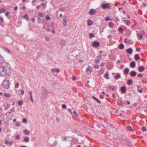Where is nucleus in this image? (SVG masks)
I'll return each mask as SVG.
<instances>
[{
	"mask_svg": "<svg viewBox=\"0 0 147 147\" xmlns=\"http://www.w3.org/2000/svg\"><path fill=\"white\" fill-rule=\"evenodd\" d=\"M2 85L4 88H8L10 85L9 80L6 79H5L3 82Z\"/></svg>",
	"mask_w": 147,
	"mask_h": 147,
	"instance_id": "1",
	"label": "nucleus"
},
{
	"mask_svg": "<svg viewBox=\"0 0 147 147\" xmlns=\"http://www.w3.org/2000/svg\"><path fill=\"white\" fill-rule=\"evenodd\" d=\"M5 67L3 66H0V75L2 76H4L6 75V71Z\"/></svg>",
	"mask_w": 147,
	"mask_h": 147,
	"instance_id": "2",
	"label": "nucleus"
},
{
	"mask_svg": "<svg viewBox=\"0 0 147 147\" xmlns=\"http://www.w3.org/2000/svg\"><path fill=\"white\" fill-rule=\"evenodd\" d=\"M101 7L102 8L104 9H109L110 7V6L108 3L102 4Z\"/></svg>",
	"mask_w": 147,
	"mask_h": 147,
	"instance_id": "3",
	"label": "nucleus"
},
{
	"mask_svg": "<svg viewBox=\"0 0 147 147\" xmlns=\"http://www.w3.org/2000/svg\"><path fill=\"white\" fill-rule=\"evenodd\" d=\"M5 69L7 71H9L11 70V67L10 65L7 63H5Z\"/></svg>",
	"mask_w": 147,
	"mask_h": 147,
	"instance_id": "4",
	"label": "nucleus"
},
{
	"mask_svg": "<svg viewBox=\"0 0 147 147\" xmlns=\"http://www.w3.org/2000/svg\"><path fill=\"white\" fill-rule=\"evenodd\" d=\"M121 92L123 94H125L126 91V87L125 86H122L120 89Z\"/></svg>",
	"mask_w": 147,
	"mask_h": 147,
	"instance_id": "5",
	"label": "nucleus"
},
{
	"mask_svg": "<svg viewBox=\"0 0 147 147\" xmlns=\"http://www.w3.org/2000/svg\"><path fill=\"white\" fill-rule=\"evenodd\" d=\"M92 45L94 47L97 48L100 45V43L99 42L94 41L93 42Z\"/></svg>",
	"mask_w": 147,
	"mask_h": 147,
	"instance_id": "6",
	"label": "nucleus"
},
{
	"mask_svg": "<svg viewBox=\"0 0 147 147\" xmlns=\"http://www.w3.org/2000/svg\"><path fill=\"white\" fill-rule=\"evenodd\" d=\"M89 12L90 14L93 15L96 13V11L95 9H92L90 10Z\"/></svg>",
	"mask_w": 147,
	"mask_h": 147,
	"instance_id": "7",
	"label": "nucleus"
},
{
	"mask_svg": "<svg viewBox=\"0 0 147 147\" xmlns=\"http://www.w3.org/2000/svg\"><path fill=\"white\" fill-rule=\"evenodd\" d=\"M145 68L143 66H140L138 67V70L140 72H142L145 70Z\"/></svg>",
	"mask_w": 147,
	"mask_h": 147,
	"instance_id": "8",
	"label": "nucleus"
},
{
	"mask_svg": "<svg viewBox=\"0 0 147 147\" xmlns=\"http://www.w3.org/2000/svg\"><path fill=\"white\" fill-rule=\"evenodd\" d=\"M137 73L136 72L134 71H131L130 73V76L132 77H135L136 76Z\"/></svg>",
	"mask_w": 147,
	"mask_h": 147,
	"instance_id": "9",
	"label": "nucleus"
},
{
	"mask_svg": "<svg viewBox=\"0 0 147 147\" xmlns=\"http://www.w3.org/2000/svg\"><path fill=\"white\" fill-rule=\"evenodd\" d=\"M116 76L114 77V78L116 80H118L121 77V75L119 73H117L116 74Z\"/></svg>",
	"mask_w": 147,
	"mask_h": 147,
	"instance_id": "10",
	"label": "nucleus"
},
{
	"mask_svg": "<svg viewBox=\"0 0 147 147\" xmlns=\"http://www.w3.org/2000/svg\"><path fill=\"white\" fill-rule=\"evenodd\" d=\"M130 67L132 68H134L136 66V63L135 61H133L130 63Z\"/></svg>",
	"mask_w": 147,
	"mask_h": 147,
	"instance_id": "11",
	"label": "nucleus"
},
{
	"mask_svg": "<svg viewBox=\"0 0 147 147\" xmlns=\"http://www.w3.org/2000/svg\"><path fill=\"white\" fill-rule=\"evenodd\" d=\"M42 88L43 89V90L42 91V93L44 94H47V89L44 87H42Z\"/></svg>",
	"mask_w": 147,
	"mask_h": 147,
	"instance_id": "12",
	"label": "nucleus"
},
{
	"mask_svg": "<svg viewBox=\"0 0 147 147\" xmlns=\"http://www.w3.org/2000/svg\"><path fill=\"white\" fill-rule=\"evenodd\" d=\"M133 51V50L131 48H129L126 51V52L129 54L131 53H132Z\"/></svg>",
	"mask_w": 147,
	"mask_h": 147,
	"instance_id": "13",
	"label": "nucleus"
},
{
	"mask_svg": "<svg viewBox=\"0 0 147 147\" xmlns=\"http://www.w3.org/2000/svg\"><path fill=\"white\" fill-rule=\"evenodd\" d=\"M4 61L5 59L2 56L0 55V63L1 64L3 63L4 62Z\"/></svg>",
	"mask_w": 147,
	"mask_h": 147,
	"instance_id": "14",
	"label": "nucleus"
},
{
	"mask_svg": "<svg viewBox=\"0 0 147 147\" xmlns=\"http://www.w3.org/2000/svg\"><path fill=\"white\" fill-rule=\"evenodd\" d=\"M129 69L128 68H126L123 71L124 72V74H127L129 73Z\"/></svg>",
	"mask_w": 147,
	"mask_h": 147,
	"instance_id": "15",
	"label": "nucleus"
},
{
	"mask_svg": "<svg viewBox=\"0 0 147 147\" xmlns=\"http://www.w3.org/2000/svg\"><path fill=\"white\" fill-rule=\"evenodd\" d=\"M133 82V81L131 79H129L127 82V84L128 85H131Z\"/></svg>",
	"mask_w": 147,
	"mask_h": 147,
	"instance_id": "16",
	"label": "nucleus"
},
{
	"mask_svg": "<svg viewBox=\"0 0 147 147\" xmlns=\"http://www.w3.org/2000/svg\"><path fill=\"white\" fill-rule=\"evenodd\" d=\"M134 58L136 61L139 60L140 59L139 55L138 54H136L135 55Z\"/></svg>",
	"mask_w": 147,
	"mask_h": 147,
	"instance_id": "17",
	"label": "nucleus"
},
{
	"mask_svg": "<svg viewBox=\"0 0 147 147\" xmlns=\"http://www.w3.org/2000/svg\"><path fill=\"white\" fill-rule=\"evenodd\" d=\"M5 143L7 145L9 144V145L11 146L13 144V142L12 141L9 142L8 141H6L5 142Z\"/></svg>",
	"mask_w": 147,
	"mask_h": 147,
	"instance_id": "18",
	"label": "nucleus"
},
{
	"mask_svg": "<svg viewBox=\"0 0 147 147\" xmlns=\"http://www.w3.org/2000/svg\"><path fill=\"white\" fill-rule=\"evenodd\" d=\"M29 140V138L28 137H25L24 138V141L26 142H28Z\"/></svg>",
	"mask_w": 147,
	"mask_h": 147,
	"instance_id": "19",
	"label": "nucleus"
},
{
	"mask_svg": "<svg viewBox=\"0 0 147 147\" xmlns=\"http://www.w3.org/2000/svg\"><path fill=\"white\" fill-rule=\"evenodd\" d=\"M92 67H91V66H89V67H88L86 70V71H87V72H88L89 71H90V74L91 72L92 71Z\"/></svg>",
	"mask_w": 147,
	"mask_h": 147,
	"instance_id": "20",
	"label": "nucleus"
},
{
	"mask_svg": "<svg viewBox=\"0 0 147 147\" xmlns=\"http://www.w3.org/2000/svg\"><path fill=\"white\" fill-rule=\"evenodd\" d=\"M108 87L109 88H112V90H115L117 88V87L116 86H108Z\"/></svg>",
	"mask_w": 147,
	"mask_h": 147,
	"instance_id": "21",
	"label": "nucleus"
},
{
	"mask_svg": "<svg viewBox=\"0 0 147 147\" xmlns=\"http://www.w3.org/2000/svg\"><path fill=\"white\" fill-rule=\"evenodd\" d=\"M93 23V22L91 20H88V26L91 25Z\"/></svg>",
	"mask_w": 147,
	"mask_h": 147,
	"instance_id": "22",
	"label": "nucleus"
},
{
	"mask_svg": "<svg viewBox=\"0 0 147 147\" xmlns=\"http://www.w3.org/2000/svg\"><path fill=\"white\" fill-rule=\"evenodd\" d=\"M6 10L4 8H0V13L5 12Z\"/></svg>",
	"mask_w": 147,
	"mask_h": 147,
	"instance_id": "23",
	"label": "nucleus"
},
{
	"mask_svg": "<svg viewBox=\"0 0 147 147\" xmlns=\"http://www.w3.org/2000/svg\"><path fill=\"white\" fill-rule=\"evenodd\" d=\"M104 77L105 78L107 79H109V74L107 72H106L105 74L104 75Z\"/></svg>",
	"mask_w": 147,
	"mask_h": 147,
	"instance_id": "24",
	"label": "nucleus"
},
{
	"mask_svg": "<svg viewBox=\"0 0 147 147\" xmlns=\"http://www.w3.org/2000/svg\"><path fill=\"white\" fill-rule=\"evenodd\" d=\"M124 47V46L123 44H120L119 45V47L120 49H123Z\"/></svg>",
	"mask_w": 147,
	"mask_h": 147,
	"instance_id": "25",
	"label": "nucleus"
},
{
	"mask_svg": "<svg viewBox=\"0 0 147 147\" xmlns=\"http://www.w3.org/2000/svg\"><path fill=\"white\" fill-rule=\"evenodd\" d=\"M63 24L64 26H66L67 25V20L65 18H63Z\"/></svg>",
	"mask_w": 147,
	"mask_h": 147,
	"instance_id": "26",
	"label": "nucleus"
},
{
	"mask_svg": "<svg viewBox=\"0 0 147 147\" xmlns=\"http://www.w3.org/2000/svg\"><path fill=\"white\" fill-rule=\"evenodd\" d=\"M24 133L26 135H28L29 134V131L27 129H25L23 131Z\"/></svg>",
	"mask_w": 147,
	"mask_h": 147,
	"instance_id": "27",
	"label": "nucleus"
},
{
	"mask_svg": "<svg viewBox=\"0 0 147 147\" xmlns=\"http://www.w3.org/2000/svg\"><path fill=\"white\" fill-rule=\"evenodd\" d=\"M127 129L130 131H133V130L132 128V127L130 126H128L127 127Z\"/></svg>",
	"mask_w": 147,
	"mask_h": 147,
	"instance_id": "28",
	"label": "nucleus"
},
{
	"mask_svg": "<svg viewBox=\"0 0 147 147\" xmlns=\"http://www.w3.org/2000/svg\"><path fill=\"white\" fill-rule=\"evenodd\" d=\"M61 45H64L66 44V42L65 40H62L61 41Z\"/></svg>",
	"mask_w": 147,
	"mask_h": 147,
	"instance_id": "29",
	"label": "nucleus"
},
{
	"mask_svg": "<svg viewBox=\"0 0 147 147\" xmlns=\"http://www.w3.org/2000/svg\"><path fill=\"white\" fill-rule=\"evenodd\" d=\"M109 26L111 28H113L114 27L113 23L112 22H110L109 24Z\"/></svg>",
	"mask_w": 147,
	"mask_h": 147,
	"instance_id": "30",
	"label": "nucleus"
},
{
	"mask_svg": "<svg viewBox=\"0 0 147 147\" xmlns=\"http://www.w3.org/2000/svg\"><path fill=\"white\" fill-rule=\"evenodd\" d=\"M4 96L6 97H10L11 96L10 94L9 93H6L4 94Z\"/></svg>",
	"mask_w": 147,
	"mask_h": 147,
	"instance_id": "31",
	"label": "nucleus"
},
{
	"mask_svg": "<svg viewBox=\"0 0 147 147\" xmlns=\"http://www.w3.org/2000/svg\"><path fill=\"white\" fill-rule=\"evenodd\" d=\"M23 18L26 19V20H28L29 19V17L27 14L26 13L24 16Z\"/></svg>",
	"mask_w": 147,
	"mask_h": 147,
	"instance_id": "32",
	"label": "nucleus"
},
{
	"mask_svg": "<svg viewBox=\"0 0 147 147\" xmlns=\"http://www.w3.org/2000/svg\"><path fill=\"white\" fill-rule=\"evenodd\" d=\"M140 87V86H138V91L140 93H142L143 92V90H142L141 88L140 89H139V87Z\"/></svg>",
	"mask_w": 147,
	"mask_h": 147,
	"instance_id": "33",
	"label": "nucleus"
},
{
	"mask_svg": "<svg viewBox=\"0 0 147 147\" xmlns=\"http://www.w3.org/2000/svg\"><path fill=\"white\" fill-rule=\"evenodd\" d=\"M131 21L129 20H127L126 22H125V24L127 25H129L131 24Z\"/></svg>",
	"mask_w": 147,
	"mask_h": 147,
	"instance_id": "34",
	"label": "nucleus"
},
{
	"mask_svg": "<svg viewBox=\"0 0 147 147\" xmlns=\"http://www.w3.org/2000/svg\"><path fill=\"white\" fill-rule=\"evenodd\" d=\"M118 31L120 33H122L123 32V29L121 27H120L119 28Z\"/></svg>",
	"mask_w": 147,
	"mask_h": 147,
	"instance_id": "35",
	"label": "nucleus"
},
{
	"mask_svg": "<svg viewBox=\"0 0 147 147\" xmlns=\"http://www.w3.org/2000/svg\"><path fill=\"white\" fill-rule=\"evenodd\" d=\"M16 125L17 127H19L20 126V123L19 121H17L16 123Z\"/></svg>",
	"mask_w": 147,
	"mask_h": 147,
	"instance_id": "36",
	"label": "nucleus"
},
{
	"mask_svg": "<svg viewBox=\"0 0 147 147\" xmlns=\"http://www.w3.org/2000/svg\"><path fill=\"white\" fill-rule=\"evenodd\" d=\"M137 35L138 36H139L140 39H142L143 37L142 35L139 33L137 34Z\"/></svg>",
	"mask_w": 147,
	"mask_h": 147,
	"instance_id": "37",
	"label": "nucleus"
},
{
	"mask_svg": "<svg viewBox=\"0 0 147 147\" xmlns=\"http://www.w3.org/2000/svg\"><path fill=\"white\" fill-rule=\"evenodd\" d=\"M123 104V101H121L119 102H118L117 103V105L119 106H121Z\"/></svg>",
	"mask_w": 147,
	"mask_h": 147,
	"instance_id": "38",
	"label": "nucleus"
},
{
	"mask_svg": "<svg viewBox=\"0 0 147 147\" xmlns=\"http://www.w3.org/2000/svg\"><path fill=\"white\" fill-rule=\"evenodd\" d=\"M19 84L18 82L15 84V87L16 88H17L19 87Z\"/></svg>",
	"mask_w": 147,
	"mask_h": 147,
	"instance_id": "39",
	"label": "nucleus"
},
{
	"mask_svg": "<svg viewBox=\"0 0 147 147\" xmlns=\"http://www.w3.org/2000/svg\"><path fill=\"white\" fill-rule=\"evenodd\" d=\"M142 130L144 132L147 130V129L144 126L142 128Z\"/></svg>",
	"mask_w": 147,
	"mask_h": 147,
	"instance_id": "40",
	"label": "nucleus"
},
{
	"mask_svg": "<svg viewBox=\"0 0 147 147\" xmlns=\"http://www.w3.org/2000/svg\"><path fill=\"white\" fill-rule=\"evenodd\" d=\"M38 16L40 17H42L43 16V14L41 12H40L38 14Z\"/></svg>",
	"mask_w": 147,
	"mask_h": 147,
	"instance_id": "41",
	"label": "nucleus"
},
{
	"mask_svg": "<svg viewBox=\"0 0 147 147\" xmlns=\"http://www.w3.org/2000/svg\"><path fill=\"white\" fill-rule=\"evenodd\" d=\"M89 36L90 38H92L94 37V35L92 33H90L89 34Z\"/></svg>",
	"mask_w": 147,
	"mask_h": 147,
	"instance_id": "42",
	"label": "nucleus"
},
{
	"mask_svg": "<svg viewBox=\"0 0 147 147\" xmlns=\"http://www.w3.org/2000/svg\"><path fill=\"white\" fill-rule=\"evenodd\" d=\"M18 103L19 105L21 106L23 104V102L19 100L18 102Z\"/></svg>",
	"mask_w": 147,
	"mask_h": 147,
	"instance_id": "43",
	"label": "nucleus"
},
{
	"mask_svg": "<svg viewBox=\"0 0 147 147\" xmlns=\"http://www.w3.org/2000/svg\"><path fill=\"white\" fill-rule=\"evenodd\" d=\"M3 21L2 18L0 17V24H1L3 22Z\"/></svg>",
	"mask_w": 147,
	"mask_h": 147,
	"instance_id": "44",
	"label": "nucleus"
},
{
	"mask_svg": "<svg viewBox=\"0 0 147 147\" xmlns=\"http://www.w3.org/2000/svg\"><path fill=\"white\" fill-rule=\"evenodd\" d=\"M17 140H19L20 139V136L19 135H16L15 136Z\"/></svg>",
	"mask_w": 147,
	"mask_h": 147,
	"instance_id": "45",
	"label": "nucleus"
},
{
	"mask_svg": "<svg viewBox=\"0 0 147 147\" xmlns=\"http://www.w3.org/2000/svg\"><path fill=\"white\" fill-rule=\"evenodd\" d=\"M27 121V119L26 118H24L22 120V122L24 123H26Z\"/></svg>",
	"mask_w": 147,
	"mask_h": 147,
	"instance_id": "46",
	"label": "nucleus"
},
{
	"mask_svg": "<svg viewBox=\"0 0 147 147\" xmlns=\"http://www.w3.org/2000/svg\"><path fill=\"white\" fill-rule=\"evenodd\" d=\"M73 114H75V115L76 117H77L78 116V114L76 111H74L73 112Z\"/></svg>",
	"mask_w": 147,
	"mask_h": 147,
	"instance_id": "47",
	"label": "nucleus"
},
{
	"mask_svg": "<svg viewBox=\"0 0 147 147\" xmlns=\"http://www.w3.org/2000/svg\"><path fill=\"white\" fill-rule=\"evenodd\" d=\"M62 107L63 109H65L66 108V106L65 105L63 104L62 105Z\"/></svg>",
	"mask_w": 147,
	"mask_h": 147,
	"instance_id": "48",
	"label": "nucleus"
},
{
	"mask_svg": "<svg viewBox=\"0 0 147 147\" xmlns=\"http://www.w3.org/2000/svg\"><path fill=\"white\" fill-rule=\"evenodd\" d=\"M143 76V75L142 74H139L138 75V77L139 78H141Z\"/></svg>",
	"mask_w": 147,
	"mask_h": 147,
	"instance_id": "49",
	"label": "nucleus"
},
{
	"mask_svg": "<svg viewBox=\"0 0 147 147\" xmlns=\"http://www.w3.org/2000/svg\"><path fill=\"white\" fill-rule=\"evenodd\" d=\"M141 49L139 47H137L136 48V51L138 52H140V51Z\"/></svg>",
	"mask_w": 147,
	"mask_h": 147,
	"instance_id": "50",
	"label": "nucleus"
},
{
	"mask_svg": "<svg viewBox=\"0 0 147 147\" xmlns=\"http://www.w3.org/2000/svg\"><path fill=\"white\" fill-rule=\"evenodd\" d=\"M128 39L127 38H125V39H124V42L125 43H128V42H129V41H128Z\"/></svg>",
	"mask_w": 147,
	"mask_h": 147,
	"instance_id": "51",
	"label": "nucleus"
},
{
	"mask_svg": "<svg viewBox=\"0 0 147 147\" xmlns=\"http://www.w3.org/2000/svg\"><path fill=\"white\" fill-rule=\"evenodd\" d=\"M65 9V8L63 7V8H60L59 9V10L61 11H64Z\"/></svg>",
	"mask_w": 147,
	"mask_h": 147,
	"instance_id": "52",
	"label": "nucleus"
},
{
	"mask_svg": "<svg viewBox=\"0 0 147 147\" xmlns=\"http://www.w3.org/2000/svg\"><path fill=\"white\" fill-rule=\"evenodd\" d=\"M24 90H22L21 91V94L22 95H24Z\"/></svg>",
	"mask_w": 147,
	"mask_h": 147,
	"instance_id": "53",
	"label": "nucleus"
},
{
	"mask_svg": "<svg viewBox=\"0 0 147 147\" xmlns=\"http://www.w3.org/2000/svg\"><path fill=\"white\" fill-rule=\"evenodd\" d=\"M68 111L69 113H70L71 114H73V112H72L71 110V109H69V108L68 109Z\"/></svg>",
	"mask_w": 147,
	"mask_h": 147,
	"instance_id": "54",
	"label": "nucleus"
},
{
	"mask_svg": "<svg viewBox=\"0 0 147 147\" xmlns=\"http://www.w3.org/2000/svg\"><path fill=\"white\" fill-rule=\"evenodd\" d=\"M99 66L98 65H95L94 68L96 69H98L99 68Z\"/></svg>",
	"mask_w": 147,
	"mask_h": 147,
	"instance_id": "55",
	"label": "nucleus"
},
{
	"mask_svg": "<svg viewBox=\"0 0 147 147\" xmlns=\"http://www.w3.org/2000/svg\"><path fill=\"white\" fill-rule=\"evenodd\" d=\"M106 20L107 21L111 20V19L109 17L106 18Z\"/></svg>",
	"mask_w": 147,
	"mask_h": 147,
	"instance_id": "56",
	"label": "nucleus"
},
{
	"mask_svg": "<svg viewBox=\"0 0 147 147\" xmlns=\"http://www.w3.org/2000/svg\"><path fill=\"white\" fill-rule=\"evenodd\" d=\"M51 71H52L53 72H56V69H51Z\"/></svg>",
	"mask_w": 147,
	"mask_h": 147,
	"instance_id": "57",
	"label": "nucleus"
},
{
	"mask_svg": "<svg viewBox=\"0 0 147 147\" xmlns=\"http://www.w3.org/2000/svg\"><path fill=\"white\" fill-rule=\"evenodd\" d=\"M41 5H42V6H45V7H46V4L45 3H42L41 4Z\"/></svg>",
	"mask_w": 147,
	"mask_h": 147,
	"instance_id": "58",
	"label": "nucleus"
},
{
	"mask_svg": "<svg viewBox=\"0 0 147 147\" xmlns=\"http://www.w3.org/2000/svg\"><path fill=\"white\" fill-rule=\"evenodd\" d=\"M18 7L17 6H16L14 8V10L16 11L18 10Z\"/></svg>",
	"mask_w": 147,
	"mask_h": 147,
	"instance_id": "59",
	"label": "nucleus"
},
{
	"mask_svg": "<svg viewBox=\"0 0 147 147\" xmlns=\"http://www.w3.org/2000/svg\"><path fill=\"white\" fill-rule=\"evenodd\" d=\"M76 77L75 76H74L72 77V79L73 80H76Z\"/></svg>",
	"mask_w": 147,
	"mask_h": 147,
	"instance_id": "60",
	"label": "nucleus"
},
{
	"mask_svg": "<svg viewBox=\"0 0 147 147\" xmlns=\"http://www.w3.org/2000/svg\"><path fill=\"white\" fill-rule=\"evenodd\" d=\"M30 92V98H32V92L31 91H29Z\"/></svg>",
	"mask_w": 147,
	"mask_h": 147,
	"instance_id": "61",
	"label": "nucleus"
},
{
	"mask_svg": "<svg viewBox=\"0 0 147 147\" xmlns=\"http://www.w3.org/2000/svg\"><path fill=\"white\" fill-rule=\"evenodd\" d=\"M97 58H99L100 59H101L102 58V55H98L97 56Z\"/></svg>",
	"mask_w": 147,
	"mask_h": 147,
	"instance_id": "62",
	"label": "nucleus"
},
{
	"mask_svg": "<svg viewBox=\"0 0 147 147\" xmlns=\"http://www.w3.org/2000/svg\"><path fill=\"white\" fill-rule=\"evenodd\" d=\"M46 19L47 20H49L51 19L50 17L47 16Z\"/></svg>",
	"mask_w": 147,
	"mask_h": 147,
	"instance_id": "63",
	"label": "nucleus"
},
{
	"mask_svg": "<svg viewBox=\"0 0 147 147\" xmlns=\"http://www.w3.org/2000/svg\"><path fill=\"white\" fill-rule=\"evenodd\" d=\"M96 101L99 103H100V100L97 98L96 99Z\"/></svg>",
	"mask_w": 147,
	"mask_h": 147,
	"instance_id": "64",
	"label": "nucleus"
}]
</instances>
